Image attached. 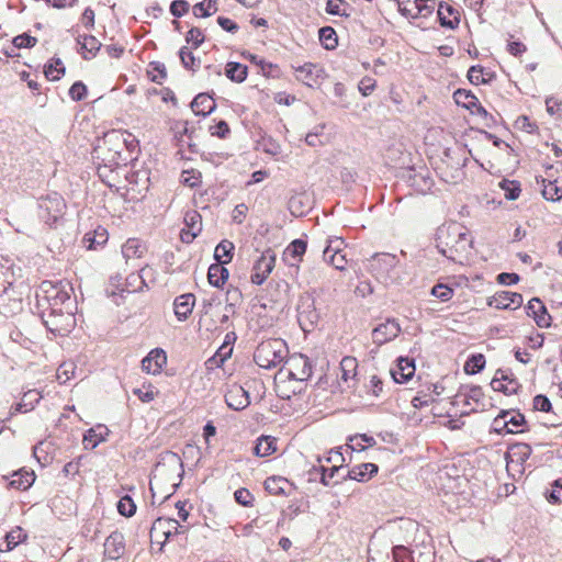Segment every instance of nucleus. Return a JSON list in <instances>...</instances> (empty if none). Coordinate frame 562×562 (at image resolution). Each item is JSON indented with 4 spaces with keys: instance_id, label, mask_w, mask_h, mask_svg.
<instances>
[{
    "instance_id": "1",
    "label": "nucleus",
    "mask_w": 562,
    "mask_h": 562,
    "mask_svg": "<svg viewBox=\"0 0 562 562\" xmlns=\"http://www.w3.org/2000/svg\"><path fill=\"white\" fill-rule=\"evenodd\" d=\"M130 146H133V142L128 144L122 133L117 131L105 133L92 151V158L98 161V175L105 177L106 171L112 172L121 166H126L128 157L124 151Z\"/></svg>"
},
{
    "instance_id": "2",
    "label": "nucleus",
    "mask_w": 562,
    "mask_h": 562,
    "mask_svg": "<svg viewBox=\"0 0 562 562\" xmlns=\"http://www.w3.org/2000/svg\"><path fill=\"white\" fill-rule=\"evenodd\" d=\"M436 247L447 259L453 262H462L468 258L472 239L464 226L457 222L443 224L436 233Z\"/></svg>"
},
{
    "instance_id": "3",
    "label": "nucleus",
    "mask_w": 562,
    "mask_h": 562,
    "mask_svg": "<svg viewBox=\"0 0 562 562\" xmlns=\"http://www.w3.org/2000/svg\"><path fill=\"white\" fill-rule=\"evenodd\" d=\"M288 353V346L283 339H268L256 348L254 361L260 368L271 369L282 363Z\"/></svg>"
},
{
    "instance_id": "4",
    "label": "nucleus",
    "mask_w": 562,
    "mask_h": 562,
    "mask_svg": "<svg viewBox=\"0 0 562 562\" xmlns=\"http://www.w3.org/2000/svg\"><path fill=\"white\" fill-rule=\"evenodd\" d=\"M40 315L45 327L57 336H66L76 325L75 315L69 307H44Z\"/></svg>"
},
{
    "instance_id": "5",
    "label": "nucleus",
    "mask_w": 562,
    "mask_h": 562,
    "mask_svg": "<svg viewBox=\"0 0 562 562\" xmlns=\"http://www.w3.org/2000/svg\"><path fill=\"white\" fill-rule=\"evenodd\" d=\"M68 285L63 281H43L36 292L37 307L41 310L44 307H63L70 301V294L67 291Z\"/></svg>"
},
{
    "instance_id": "6",
    "label": "nucleus",
    "mask_w": 562,
    "mask_h": 562,
    "mask_svg": "<svg viewBox=\"0 0 562 562\" xmlns=\"http://www.w3.org/2000/svg\"><path fill=\"white\" fill-rule=\"evenodd\" d=\"M371 269L378 281L384 285L394 284L400 278L398 259L391 254H378L373 257Z\"/></svg>"
},
{
    "instance_id": "7",
    "label": "nucleus",
    "mask_w": 562,
    "mask_h": 562,
    "mask_svg": "<svg viewBox=\"0 0 562 562\" xmlns=\"http://www.w3.org/2000/svg\"><path fill=\"white\" fill-rule=\"evenodd\" d=\"M279 376L286 379L289 382H300L308 380L312 375V363L310 359L302 355H293L286 361L285 364L280 369Z\"/></svg>"
},
{
    "instance_id": "8",
    "label": "nucleus",
    "mask_w": 562,
    "mask_h": 562,
    "mask_svg": "<svg viewBox=\"0 0 562 562\" xmlns=\"http://www.w3.org/2000/svg\"><path fill=\"white\" fill-rule=\"evenodd\" d=\"M65 207V200L57 192L49 193L38 199V216L48 226L56 224L63 216Z\"/></svg>"
},
{
    "instance_id": "9",
    "label": "nucleus",
    "mask_w": 562,
    "mask_h": 562,
    "mask_svg": "<svg viewBox=\"0 0 562 562\" xmlns=\"http://www.w3.org/2000/svg\"><path fill=\"white\" fill-rule=\"evenodd\" d=\"M276 263V254L272 249H267L261 252L260 257L256 260L250 280L254 284H262L268 276L272 272Z\"/></svg>"
},
{
    "instance_id": "10",
    "label": "nucleus",
    "mask_w": 562,
    "mask_h": 562,
    "mask_svg": "<svg viewBox=\"0 0 562 562\" xmlns=\"http://www.w3.org/2000/svg\"><path fill=\"white\" fill-rule=\"evenodd\" d=\"M297 322L304 331H310L318 322L319 315L310 296L301 297L297 304Z\"/></svg>"
},
{
    "instance_id": "11",
    "label": "nucleus",
    "mask_w": 562,
    "mask_h": 562,
    "mask_svg": "<svg viewBox=\"0 0 562 562\" xmlns=\"http://www.w3.org/2000/svg\"><path fill=\"white\" fill-rule=\"evenodd\" d=\"M401 330V326L395 318H387L372 330V340L374 344L382 346L395 339Z\"/></svg>"
},
{
    "instance_id": "12",
    "label": "nucleus",
    "mask_w": 562,
    "mask_h": 562,
    "mask_svg": "<svg viewBox=\"0 0 562 562\" xmlns=\"http://www.w3.org/2000/svg\"><path fill=\"white\" fill-rule=\"evenodd\" d=\"M524 303L522 295L517 292L510 291H499L496 292L493 296H491L487 301V304L492 307L498 310H516L520 307Z\"/></svg>"
},
{
    "instance_id": "13",
    "label": "nucleus",
    "mask_w": 562,
    "mask_h": 562,
    "mask_svg": "<svg viewBox=\"0 0 562 562\" xmlns=\"http://www.w3.org/2000/svg\"><path fill=\"white\" fill-rule=\"evenodd\" d=\"M491 386L496 392L512 395L517 392L519 383L512 372L498 369L491 381Z\"/></svg>"
},
{
    "instance_id": "14",
    "label": "nucleus",
    "mask_w": 562,
    "mask_h": 562,
    "mask_svg": "<svg viewBox=\"0 0 562 562\" xmlns=\"http://www.w3.org/2000/svg\"><path fill=\"white\" fill-rule=\"evenodd\" d=\"M9 277H11V273L8 269H4L3 266L0 263V301L2 303H4L7 300L12 301V311L21 310L22 300L13 295L15 291L12 282L9 280Z\"/></svg>"
},
{
    "instance_id": "15",
    "label": "nucleus",
    "mask_w": 562,
    "mask_h": 562,
    "mask_svg": "<svg viewBox=\"0 0 562 562\" xmlns=\"http://www.w3.org/2000/svg\"><path fill=\"white\" fill-rule=\"evenodd\" d=\"M379 471L375 463L367 462L357 464L347 469L345 474L341 475V481L355 480L358 482H368Z\"/></svg>"
},
{
    "instance_id": "16",
    "label": "nucleus",
    "mask_w": 562,
    "mask_h": 562,
    "mask_svg": "<svg viewBox=\"0 0 562 562\" xmlns=\"http://www.w3.org/2000/svg\"><path fill=\"white\" fill-rule=\"evenodd\" d=\"M167 364V355L160 348L153 349L143 360L142 369L146 373L158 374Z\"/></svg>"
},
{
    "instance_id": "17",
    "label": "nucleus",
    "mask_w": 562,
    "mask_h": 562,
    "mask_svg": "<svg viewBox=\"0 0 562 562\" xmlns=\"http://www.w3.org/2000/svg\"><path fill=\"white\" fill-rule=\"evenodd\" d=\"M125 552V538L122 532H111L104 541V554L110 560L120 559Z\"/></svg>"
},
{
    "instance_id": "18",
    "label": "nucleus",
    "mask_w": 562,
    "mask_h": 562,
    "mask_svg": "<svg viewBox=\"0 0 562 562\" xmlns=\"http://www.w3.org/2000/svg\"><path fill=\"white\" fill-rule=\"evenodd\" d=\"M195 305V295L193 293H184L178 295L173 300L175 316L179 322H186L192 314Z\"/></svg>"
},
{
    "instance_id": "19",
    "label": "nucleus",
    "mask_w": 562,
    "mask_h": 562,
    "mask_svg": "<svg viewBox=\"0 0 562 562\" xmlns=\"http://www.w3.org/2000/svg\"><path fill=\"white\" fill-rule=\"evenodd\" d=\"M526 313L532 317L539 327H549L551 317L548 314L547 307L538 297H532L526 305Z\"/></svg>"
},
{
    "instance_id": "20",
    "label": "nucleus",
    "mask_w": 562,
    "mask_h": 562,
    "mask_svg": "<svg viewBox=\"0 0 562 562\" xmlns=\"http://www.w3.org/2000/svg\"><path fill=\"white\" fill-rule=\"evenodd\" d=\"M183 527L179 525V522L173 518H157L150 528V536L154 533L161 531L165 541H168L173 535L180 533L183 530Z\"/></svg>"
},
{
    "instance_id": "21",
    "label": "nucleus",
    "mask_w": 562,
    "mask_h": 562,
    "mask_svg": "<svg viewBox=\"0 0 562 562\" xmlns=\"http://www.w3.org/2000/svg\"><path fill=\"white\" fill-rule=\"evenodd\" d=\"M395 383L402 384L411 380L415 373V362L409 358H398L397 364L390 371Z\"/></svg>"
},
{
    "instance_id": "22",
    "label": "nucleus",
    "mask_w": 562,
    "mask_h": 562,
    "mask_svg": "<svg viewBox=\"0 0 562 562\" xmlns=\"http://www.w3.org/2000/svg\"><path fill=\"white\" fill-rule=\"evenodd\" d=\"M437 16L440 25L450 30L456 29L460 22L459 11L443 2L438 4Z\"/></svg>"
},
{
    "instance_id": "23",
    "label": "nucleus",
    "mask_w": 562,
    "mask_h": 562,
    "mask_svg": "<svg viewBox=\"0 0 562 562\" xmlns=\"http://www.w3.org/2000/svg\"><path fill=\"white\" fill-rule=\"evenodd\" d=\"M109 435V428L105 425L99 424L85 432L83 446L86 449H94L99 443L104 442Z\"/></svg>"
},
{
    "instance_id": "24",
    "label": "nucleus",
    "mask_w": 562,
    "mask_h": 562,
    "mask_svg": "<svg viewBox=\"0 0 562 562\" xmlns=\"http://www.w3.org/2000/svg\"><path fill=\"white\" fill-rule=\"evenodd\" d=\"M296 78L307 87H314L324 70L315 64L306 63L295 69Z\"/></svg>"
},
{
    "instance_id": "25",
    "label": "nucleus",
    "mask_w": 562,
    "mask_h": 562,
    "mask_svg": "<svg viewBox=\"0 0 562 562\" xmlns=\"http://www.w3.org/2000/svg\"><path fill=\"white\" fill-rule=\"evenodd\" d=\"M190 106L195 115L207 116L216 109V103L209 93H199L194 97Z\"/></svg>"
},
{
    "instance_id": "26",
    "label": "nucleus",
    "mask_w": 562,
    "mask_h": 562,
    "mask_svg": "<svg viewBox=\"0 0 562 562\" xmlns=\"http://www.w3.org/2000/svg\"><path fill=\"white\" fill-rule=\"evenodd\" d=\"M315 474H319V482L325 485H334L338 484L341 481V475L345 474L342 465H333L329 469H326L324 465L313 469Z\"/></svg>"
},
{
    "instance_id": "27",
    "label": "nucleus",
    "mask_w": 562,
    "mask_h": 562,
    "mask_svg": "<svg viewBox=\"0 0 562 562\" xmlns=\"http://www.w3.org/2000/svg\"><path fill=\"white\" fill-rule=\"evenodd\" d=\"M225 402L234 411L246 408V390L238 384L231 385L225 394Z\"/></svg>"
},
{
    "instance_id": "28",
    "label": "nucleus",
    "mask_w": 562,
    "mask_h": 562,
    "mask_svg": "<svg viewBox=\"0 0 562 562\" xmlns=\"http://www.w3.org/2000/svg\"><path fill=\"white\" fill-rule=\"evenodd\" d=\"M408 180L411 182V186L420 192H426L430 190L434 184V181L429 176V171L424 168H422L419 171L411 169Z\"/></svg>"
},
{
    "instance_id": "29",
    "label": "nucleus",
    "mask_w": 562,
    "mask_h": 562,
    "mask_svg": "<svg viewBox=\"0 0 562 562\" xmlns=\"http://www.w3.org/2000/svg\"><path fill=\"white\" fill-rule=\"evenodd\" d=\"M531 452L532 449L528 443L517 442L508 447V450L505 453V459H510L516 463L518 462L525 465L526 461L530 458Z\"/></svg>"
},
{
    "instance_id": "30",
    "label": "nucleus",
    "mask_w": 562,
    "mask_h": 562,
    "mask_svg": "<svg viewBox=\"0 0 562 562\" xmlns=\"http://www.w3.org/2000/svg\"><path fill=\"white\" fill-rule=\"evenodd\" d=\"M483 397V390L479 385H462L456 395L457 402L471 405V402L479 403Z\"/></svg>"
},
{
    "instance_id": "31",
    "label": "nucleus",
    "mask_w": 562,
    "mask_h": 562,
    "mask_svg": "<svg viewBox=\"0 0 562 562\" xmlns=\"http://www.w3.org/2000/svg\"><path fill=\"white\" fill-rule=\"evenodd\" d=\"M35 481L33 471L19 470L14 472L9 481V486L19 491L30 488Z\"/></svg>"
},
{
    "instance_id": "32",
    "label": "nucleus",
    "mask_w": 562,
    "mask_h": 562,
    "mask_svg": "<svg viewBox=\"0 0 562 562\" xmlns=\"http://www.w3.org/2000/svg\"><path fill=\"white\" fill-rule=\"evenodd\" d=\"M248 61L256 67L258 74L261 72L267 78H276L280 75V68L277 65L268 63L256 55L248 53Z\"/></svg>"
},
{
    "instance_id": "33",
    "label": "nucleus",
    "mask_w": 562,
    "mask_h": 562,
    "mask_svg": "<svg viewBox=\"0 0 562 562\" xmlns=\"http://www.w3.org/2000/svg\"><path fill=\"white\" fill-rule=\"evenodd\" d=\"M108 231L99 226L93 232L85 234L82 244L87 249H97L98 246H102L108 241Z\"/></svg>"
},
{
    "instance_id": "34",
    "label": "nucleus",
    "mask_w": 562,
    "mask_h": 562,
    "mask_svg": "<svg viewBox=\"0 0 562 562\" xmlns=\"http://www.w3.org/2000/svg\"><path fill=\"white\" fill-rule=\"evenodd\" d=\"M209 282L216 288H221L228 279V270L223 263H213L207 271Z\"/></svg>"
},
{
    "instance_id": "35",
    "label": "nucleus",
    "mask_w": 562,
    "mask_h": 562,
    "mask_svg": "<svg viewBox=\"0 0 562 562\" xmlns=\"http://www.w3.org/2000/svg\"><path fill=\"white\" fill-rule=\"evenodd\" d=\"M146 251V246L138 238H130L122 246V255L128 260L132 258H140Z\"/></svg>"
},
{
    "instance_id": "36",
    "label": "nucleus",
    "mask_w": 562,
    "mask_h": 562,
    "mask_svg": "<svg viewBox=\"0 0 562 562\" xmlns=\"http://www.w3.org/2000/svg\"><path fill=\"white\" fill-rule=\"evenodd\" d=\"M234 250V244L227 239H223L214 249V259L218 263L227 265L233 259Z\"/></svg>"
},
{
    "instance_id": "37",
    "label": "nucleus",
    "mask_w": 562,
    "mask_h": 562,
    "mask_svg": "<svg viewBox=\"0 0 562 562\" xmlns=\"http://www.w3.org/2000/svg\"><path fill=\"white\" fill-rule=\"evenodd\" d=\"M291 487L290 482L281 476H271L265 481V488L272 495L286 494L288 488Z\"/></svg>"
},
{
    "instance_id": "38",
    "label": "nucleus",
    "mask_w": 562,
    "mask_h": 562,
    "mask_svg": "<svg viewBox=\"0 0 562 562\" xmlns=\"http://www.w3.org/2000/svg\"><path fill=\"white\" fill-rule=\"evenodd\" d=\"M276 438L270 436H261L257 439L254 447V453L257 457H268L276 451Z\"/></svg>"
},
{
    "instance_id": "39",
    "label": "nucleus",
    "mask_w": 562,
    "mask_h": 562,
    "mask_svg": "<svg viewBox=\"0 0 562 562\" xmlns=\"http://www.w3.org/2000/svg\"><path fill=\"white\" fill-rule=\"evenodd\" d=\"M323 258L327 263L334 266L338 270H342L345 268V255L340 252L338 247L333 248L331 245H328L323 251Z\"/></svg>"
},
{
    "instance_id": "40",
    "label": "nucleus",
    "mask_w": 562,
    "mask_h": 562,
    "mask_svg": "<svg viewBox=\"0 0 562 562\" xmlns=\"http://www.w3.org/2000/svg\"><path fill=\"white\" fill-rule=\"evenodd\" d=\"M225 76L233 82H243L246 80V65L237 61H228L225 66Z\"/></svg>"
},
{
    "instance_id": "41",
    "label": "nucleus",
    "mask_w": 562,
    "mask_h": 562,
    "mask_svg": "<svg viewBox=\"0 0 562 562\" xmlns=\"http://www.w3.org/2000/svg\"><path fill=\"white\" fill-rule=\"evenodd\" d=\"M176 128H177L176 136L179 138V140H182V137L187 136L189 139V142H188L189 150L193 154H196L199 151L198 145L192 143L193 135L195 132L194 127H190L188 121H182V122H178L176 124Z\"/></svg>"
},
{
    "instance_id": "42",
    "label": "nucleus",
    "mask_w": 562,
    "mask_h": 562,
    "mask_svg": "<svg viewBox=\"0 0 562 562\" xmlns=\"http://www.w3.org/2000/svg\"><path fill=\"white\" fill-rule=\"evenodd\" d=\"M453 100L458 105H461L473 112L474 105H477L479 99L469 90L458 89L453 93Z\"/></svg>"
},
{
    "instance_id": "43",
    "label": "nucleus",
    "mask_w": 562,
    "mask_h": 562,
    "mask_svg": "<svg viewBox=\"0 0 562 562\" xmlns=\"http://www.w3.org/2000/svg\"><path fill=\"white\" fill-rule=\"evenodd\" d=\"M78 43L81 45V49L86 53H82V57L85 59H89L94 57L97 52L101 48V43L93 35H83L82 41L78 40Z\"/></svg>"
},
{
    "instance_id": "44",
    "label": "nucleus",
    "mask_w": 562,
    "mask_h": 562,
    "mask_svg": "<svg viewBox=\"0 0 562 562\" xmlns=\"http://www.w3.org/2000/svg\"><path fill=\"white\" fill-rule=\"evenodd\" d=\"M233 347L227 341H224V344L218 348L216 353L206 361L207 367H221L224 363V361L231 357Z\"/></svg>"
},
{
    "instance_id": "45",
    "label": "nucleus",
    "mask_w": 562,
    "mask_h": 562,
    "mask_svg": "<svg viewBox=\"0 0 562 562\" xmlns=\"http://www.w3.org/2000/svg\"><path fill=\"white\" fill-rule=\"evenodd\" d=\"M322 45L326 49H334L338 45L336 31L331 26H323L318 30Z\"/></svg>"
},
{
    "instance_id": "46",
    "label": "nucleus",
    "mask_w": 562,
    "mask_h": 562,
    "mask_svg": "<svg viewBox=\"0 0 562 562\" xmlns=\"http://www.w3.org/2000/svg\"><path fill=\"white\" fill-rule=\"evenodd\" d=\"M357 359L353 357H344L340 361V379L347 382L350 379H353L357 374Z\"/></svg>"
},
{
    "instance_id": "47",
    "label": "nucleus",
    "mask_w": 562,
    "mask_h": 562,
    "mask_svg": "<svg viewBox=\"0 0 562 562\" xmlns=\"http://www.w3.org/2000/svg\"><path fill=\"white\" fill-rule=\"evenodd\" d=\"M147 75L153 82L161 85L167 78V69L161 61H150L147 69Z\"/></svg>"
},
{
    "instance_id": "48",
    "label": "nucleus",
    "mask_w": 562,
    "mask_h": 562,
    "mask_svg": "<svg viewBox=\"0 0 562 562\" xmlns=\"http://www.w3.org/2000/svg\"><path fill=\"white\" fill-rule=\"evenodd\" d=\"M351 450L363 451L367 447H372L376 443L372 436L367 434H358L349 438Z\"/></svg>"
},
{
    "instance_id": "49",
    "label": "nucleus",
    "mask_w": 562,
    "mask_h": 562,
    "mask_svg": "<svg viewBox=\"0 0 562 562\" xmlns=\"http://www.w3.org/2000/svg\"><path fill=\"white\" fill-rule=\"evenodd\" d=\"M217 0H203L193 5V14L196 18H207L217 11Z\"/></svg>"
},
{
    "instance_id": "50",
    "label": "nucleus",
    "mask_w": 562,
    "mask_h": 562,
    "mask_svg": "<svg viewBox=\"0 0 562 562\" xmlns=\"http://www.w3.org/2000/svg\"><path fill=\"white\" fill-rule=\"evenodd\" d=\"M485 367V357L482 353L471 355L464 363V372L476 374Z\"/></svg>"
},
{
    "instance_id": "51",
    "label": "nucleus",
    "mask_w": 562,
    "mask_h": 562,
    "mask_svg": "<svg viewBox=\"0 0 562 562\" xmlns=\"http://www.w3.org/2000/svg\"><path fill=\"white\" fill-rule=\"evenodd\" d=\"M436 9V0H414V13L412 18H427Z\"/></svg>"
},
{
    "instance_id": "52",
    "label": "nucleus",
    "mask_w": 562,
    "mask_h": 562,
    "mask_svg": "<svg viewBox=\"0 0 562 562\" xmlns=\"http://www.w3.org/2000/svg\"><path fill=\"white\" fill-rule=\"evenodd\" d=\"M499 188L504 191L505 198L510 201L517 200L521 192L520 183L516 180L503 179Z\"/></svg>"
},
{
    "instance_id": "53",
    "label": "nucleus",
    "mask_w": 562,
    "mask_h": 562,
    "mask_svg": "<svg viewBox=\"0 0 562 562\" xmlns=\"http://www.w3.org/2000/svg\"><path fill=\"white\" fill-rule=\"evenodd\" d=\"M186 225L189 227L188 232H191V239H194L201 233V215L196 211H190L184 216Z\"/></svg>"
},
{
    "instance_id": "54",
    "label": "nucleus",
    "mask_w": 562,
    "mask_h": 562,
    "mask_svg": "<svg viewBox=\"0 0 562 562\" xmlns=\"http://www.w3.org/2000/svg\"><path fill=\"white\" fill-rule=\"evenodd\" d=\"M53 63H49L44 68V75L46 79L56 81L59 80L60 77L65 74V67L59 58L53 59Z\"/></svg>"
},
{
    "instance_id": "55",
    "label": "nucleus",
    "mask_w": 562,
    "mask_h": 562,
    "mask_svg": "<svg viewBox=\"0 0 562 562\" xmlns=\"http://www.w3.org/2000/svg\"><path fill=\"white\" fill-rule=\"evenodd\" d=\"M526 424L525 416L518 412H510L507 417V434H519L524 431V425Z\"/></svg>"
},
{
    "instance_id": "56",
    "label": "nucleus",
    "mask_w": 562,
    "mask_h": 562,
    "mask_svg": "<svg viewBox=\"0 0 562 562\" xmlns=\"http://www.w3.org/2000/svg\"><path fill=\"white\" fill-rule=\"evenodd\" d=\"M307 244L305 240L297 238L294 239L285 249L284 255L292 257L295 260H301L302 256L306 251Z\"/></svg>"
},
{
    "instance_id": "57",
    "label": "nucleus",
    "mask_w": 562,
    "mask_h": 562,
    "mask_svg": "<svg viewBox=\"0 0 562 562\" xmlns=\"http://www.w3.org/2000/svg\"><path fill=\"white\" fill-rule=\"evenodd\" d=\"M392 555L394 562H415V550H409L405 546H394Z\"/></svg>"
},
{
    "instance_id": "58",
    "label": "nucleus",
    "mask_w": 562,
    "mask_h": 562,
    "mask_svg": "<svg viewBox=\"0 0 562 562\" xmlns=\"http://www.w3.org/2000/svg\"><path fill=\"white\" fill-rule=\"evenodd\" d=\"M542 195L546 200L555 202L562 199V189L555 184V181H548L546 184V179H542Z\"/></svg>"
},
{
    "instance_id": "59",
    "label": "nucleus",
    "mask_w": 562,
    "mask_h": 562,
    "mask_svg": "<svg viewBox=\"0 0 562 562\" xmlns=\"http://www.w3.org/2000/svg\"><path fill=\"white\" fill-rule=\"evenodd\" d=\"M76 366L74 362H63L57 369V380L60 384L67 383L75 375Z\"/></svg>"
},
{
    "instance_id": "60",
    "label": "nucleus",
    "mask_w": 562,
    "mask_h": 562,
    "mask_svg": "<svg viewBox=\"0 0 562 562\" xmlns=\"http://www.w3.org/2000/svg\"><path fill=\"white\" fill-rule=\"evenodd\" d=\"M117 512L124 517H132L136 513V505L128 495L123 496L117 503Z\"/></svg>"
},
{
    "instance_id": "61",
    "label": "nucleus",
    "mask_w": 562,
    "mask_h": 562,
    "mask_svg": "<svg viewBox=\"0 0 562 562\" xmlns=\"http://www.w3.org/2000/svg\"><path fill=\"white\" fill-rule=\"evenodd\" d=\"M249 389H251L255 392V394L254 396H251L250 393L248 392V406L251 404L252 401H261L266 392V386L263 382L257 379L248 381V390Z\"/></svg>"
},
{
    "instance_id": "62",
    "label": "nucleus",
    "mask_w": 562,
    "mask_h": 562,
    "mask_svg": "<svg viewBox=\"0 0 562 562\" xmlns=\"http://www.w3.org/2000/svg\"><path fill=\"white\" fill-rule=\"evenodd\" d=\"M37 38L27 33L20 34L12 40L15 48H32L36 45Z\"/></svg>"
},
{
    "instance_id": "63",
    "label": "nucleus",
    "mask_w": 562,
    "mask_h": 562,
    "mask_svg": "<svg viewBox=\"0 0 562 562\" xmlns=\"http://www.w3.org/2000/svg\"><path fill=\"white\" fill-rule=\"evenodd\" d=\"M25 535L21 528H16L5 535L7 550L14 549L20 542L25 539Z\"/></svg>"
},
{
    "instance_id": "64",
    "label": "nucleus",
    "mask_w": 562,
    "mask_h": 562,
    "mask_svg": "<svg viewBox=\"0 0 562 562\" xmlns=\"http://www.w3.org/2000/svg\"><path fill=\"white\" fill-rule=\"evenodd\" d=\"M431 294L442 302H447L452 297L453 290L443 283H438L432 286Z\"/></svg>"
}]
</instances>
